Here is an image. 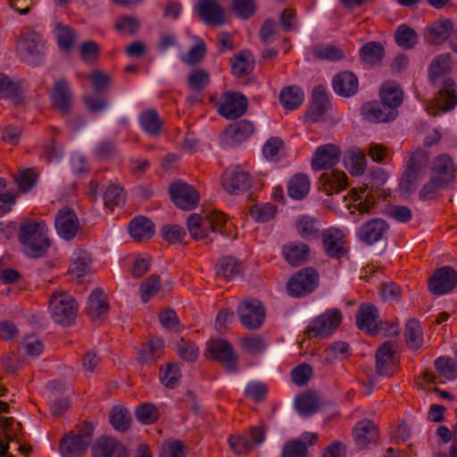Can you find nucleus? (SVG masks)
Instances as JSON below:
<instances>
[{
	"label": "nucleus",
	"mask_w": 457,
	"mask_h": 457,
	"mask_svg": "<svg viewBox=\"0 0 457 457\" xmlns=\"http://www.w3.org/2000/svg\"><path fill=\"white\" fill-rule=\"evenodd\" d=\"M388 228L384 220L372 219L360 228L358 237L362 242L373 245L386 237Z\"/></svg>",
	"instance_id": "nucleus-19"
},
{
	"label": "nucleus",
	"mask_w": 457,
	"mask_h": 457,
	"mask_svg": "<svg viewBox=\"0 0 457 457\" xmlns=\"http://www.w3.org/2000/svg\"><path fill=\"white\" fill-rule=\"evenodd\" d=\"M241 323L248 329L258 328L265 318V311L262 303L254 298L244 300L237 309Z\"/></svg>",
	"instance_id": "nucleus-9"
},
{
	"label": "nucleus",
	"mask_w": 457,
	"mask_h": 457,
	"mask_svg": "<svg viewBox=\"0 0 457 457\" xmlns=\"http://www.w3.org/2000/svg\"><path fill=\"white\" fill-rule=\"evenodd\" d=\"M447 185L446 178L436 179V177L431 176L430 180L424 185L420 191V198L422 200L435 199L439 195L441 189L445 187Z\"/></svg>",
	"instance_id": "nucleus-51"
},
{
	"label": "nucleus",
	"mask_w": 457,
	"mask_h": 457,
	"mask_svg": "<svg viewBox=\"0 0 457 457\" xmlns=\"http://www.w3.org/2000/svg\"><path fill=\"white\" fill-rule=\"evenodd\" d=\"M345 167L353 176L361 175L366 170V157L359 147L349 148L345 154Z\"/></svg>",
	"instance_id": "nucleus-32"
},
{
	"label": "nucleus",
	"mask_w": 457,
	"mask_h": 457,
	"mask_svg": "<svg viewBox=\"0 0 457 457\" xmlns=\"http://www.w3.org/2000/svg\"><path fill=\"white\" fill-rule=\"evenodd\" d=\"M253 56L248 52H242L236 55L232 61V73L237 77L249 74L253 69Z\"/></svg>",
	"instance_id": "nucleus-42"
},
{
	"label": "nucleus",
	"mask_w": 457,
	"mask_h": 457,
	"mask_svg": "<svg viewBox=\"0 0 457 457\" xmlns=\"http://www.w3.org/2000/svg\"><path fill=\"white\" fill-rule=\"evenodd\" d=\"M404 337L409 347L412 349H419L422 346L423 332L419 320L411 319L407 322Z\"/></svg>",
	"instance_id": "nucleus-43"
},
{
	"label": "nucleus",
	"mask_w": 457,
	"mask_h": 457,
	"mask_svg": "<svg viewBox=\"0 0 457 457\" xmlns=\"http://www.w3.org/2000/svg\"><path fill=\"white\" fill-rule=\"evenodd\" d=\"M53 105L62 116L71 112L72 95L69 83L65 79H60L54 83L51 94Z\"/></svg>",
	"instance_id": "nucleus-20"
},
{
	"label": "nucleus",
	"mask_w": 457,
	"mask_h": 457,
	"mask_svg": "<svg viewBox=\"0 0 457 457\" xmlns=\"http://www.w3.org/2000/svg\"><path fill=\"white\" fill-rule=\"evenodd\" d=\"M125 199L123 188L115 184L110 185L104 195V205L111 211L121 207L125 204Z\"/></svg>",
	"instance_id": "nucleus-48"
},
{
	"label": "nucleus",
	"mask_w": 457,
	"mask_h": 457,
	"mask_svg": "<svg viewBox=\"0 0 457 457\" xmlns=\"http://www.w3.org/2000/svg\"><path fill=\"white\" fill-rule=\"evenodd\" d=\"M94 457H126V450L115 438L103 436L92 448Z\"/></svg>",
	"instance_id": "nucleus-22"
},
{
	"label": "nucleus",
	"mask_w": 457,
	"mask_h": 457,
	"mask_svg": "<svg viewBox=\"0 0 457 457\" xmlns=\"http://www.w3.org/2000/svg\"><path fill=\"white\" fill-rule=\"evenodd\" d=\"M109 311V304L104 299V292L101 288H96L88 296L86 312L93 320L100 319Z\"/></svg>",
	"instance_id": "nucleus-28"
},
{
	"label": "nucleus",
	"mask_w": 457,
	"mask_h": 457,
	"mask_svg": "<svg viewBox=\"0 0 457 457\" xmlns=\"http://www.w3.org/2000/svg\"><path fill=\"white\" fill-rule=\"evenodd\" d=\"M54 223L57 233L65 240L74 238L79 228L78 216L75 212L69 207L59 210Z\"/></svg>",
	"instance_id": "nucleus-16"
},
{
	"label": "nucleus",
	"mask_w": 457,
	"mask_h": 457,
	"mask_svg": "<svg viewBox=\"0 0 457 457\" xmlns=\"http://www.w3.org/2000/svg\"><path fill=\"white\" fill-rule=\"evenodd\" d=\"M21 56L22 60L31 66L39 65L44 59V42L41 36L29 28L22 31L21 43Z\"/></svg>",
	"instance_id": "nucleus-4"
},
{
	"label": "nucleus",
	"mask_w": 457,
	"mask_h": 457,
	"mask_svg": "<svg viewBox=\"0 0 457 457\" xmlns=\"http://www.w3.org/2000/svg\"><path fill=\"white\" fill-rule=\"evenodd\" d=\"M310 247L300 241L289 242L282 246L281 253L291 266H299L304 263L310 256Z\"/></svg>",
	"instance_id": "nucleus-23"
},
{
	"label": "nucleus",
	"mask_w": 457,
	"mask_h": 457,
	"mask_svg": "<svg viewBox=\"0 0 457 457\" xmlns=\"http://www.w3.org/2000/svg\"><path fill=\"white\" fill-rule=\"evenodd\" d=\"M188 85L193 90H203L210 82L208 72L204 70L197 69L188 75Z\"/></svg>",
	"instance_id": "nucleus-63"
},
{
	"label": "nucleus",
	"mask_w": 457,
	"mask_h": 457,
	"mask_svg": "<svg viewBox=\"0 0 457 457\" xmlns=\"http://www.w3.org/2000/svg\"><path fill=\"white\" fill-rule=\"evenodd\" d=\"M311 181L304 174H296L290 179L287 184L288 195L295 200L304 198L310 191Z\"/></svg>",
	"instance_id": "nucleus-34"
},
{
	"label": "nucleus",
	"mask_w": 457,
	"mask_h": 457,
	"mask_svg": "<svg viewBox=\"0 0 457 457\" xmlns=\"http://www.w3.org/2000/svg\"><path fill=\"white\" fill-rule=\"evenodd\" d=\"M187 227L191 237L195 240H201L207 237L209 227L204 217L197 213H191L187 220Z\"/></svg>",
	"instance_id": "nucleus-41"
},
{
	"label": "nucleus",
	"mask_w": 457,
	"mask_h": 457,
	"mask_svg": "<svg viewBox=\"0 0 457 457\" xmlns=\"http://www.w3.org/2000/svg\"><path fill=\"white\" fill-rule=\"evenodd\" d=\"M15 182L21 191L27 192L36 185L37 174L32 169L23 170L15 177Z\"/></svg>",
	"instance_id": "nucleus-64"
},
{
	"label": "nucleus",
	"mask_w": 457,
	"mask_h": 457,
	"mask_svg": "<svg viewBox=\"0 0 457 457\" xmlns=\"http://www.w3.org/2000/svg\"><path fill=\"white\" fill-rule=\"evenodd\" d=\"M453 163L452 159L446 155L442 154L437 156L432 163V177L436 179L446 178L447 183L453 179Z\"/></svg>",
	"instance_id": "nucleus-40"
},
{
	"label": "nucleus",
	"mask_w": 457,
	"mask_h": 457,
	"mask_svg": "<svg viewBox=\"0 0 457 457\" xmlns=\"http://www.w3.org/2000/svg\"><path fill=\"white\" fill-rule=\"evenodd\" d=\"M451 69V61L449 54H439L434 58L429 67L430 78L436 79L442 75L447 74ZM435 83V80H433Z\"/></svg>",
	"instance_id": "nucleus-57"
},
{
	"label": "nucleus",
	"mask_w": 457,
	"mask_h": 457,
	"mask_svg": "<svg viewBox=\"0 0 457 457\" xmlns=\"http://www.w3.org/2000/svg\"><path fill=\"white\" fill-rule=\"evenodd\" d=\"M395 39L399 46L411 49L417 44L418 35L413 29L401 24L395 32Z\"/></svg>",
	"instance_id": "nucleus-46"
},
{
	"label": "nucleus",
	"mask_w": 457,
	"mask_h": 457,
	"mask_svg": "<svg viewBox=\"0 0 457 457\" xmlns=\"http://www.w3.org/2000/svg\"><path fill=\"white\" fill-rule=\"evenodd\" d=\"M295 409L302 416H310L320 408V400L315 394L306 393L296 397Z\"/></svg>",
	"instance_id": "nucleus-39"
},
{
	"label": "nucleus",
	"mask_w": 457,
	"mask_h": 457,
	"mask_svg": "<svg viewBox=\"0 0 457 457\" xmlns=\"http://www.w3.org/2000/svg\"><path fill=\"white\" fill-rule=\"evenodd\" d=\"M110 422L115 430L125 432L130 427V413L123 406H114L110 412Z\"/></svg>",
	"instance_id": "nucleus-44"
},
{
	"label": "nucleus",
	"mask_w": 457,
	"mask_h": 457,
	"mask_svg": "<svg viewBox=\"0 0 457 457\" xmlns=\"http://www.w3.org/2000/svg\"><path fill=\"white\" fill-rule=\"evenodd\" d=\"M174 349L177 354L187 361H194L198 357V348L194 343L185 338H179L176 343Z\"/></svg>",
	"instance_id": "nucleus-53"
},
{
	"label": "nucleus",
	"mask_w": 457,
	"mask_h": 457,
	"mask_svg": "<svg viewBox=\"0 0 457 457\" xmlns=\"http://www.w3.org/2000/svg\"><path fill=\"white\" fill-rule=\"evenodd\" d=\"M356 323L361 330L370 335H376L382 331H385V334L388 336L398 333V327L395 324H390L388 328H383L384 323L378 320V310L372 304H361L359 307Z\"/></svg>",
	"instance_id": "nucleus-3"
},
{
	"label": "nucleus",
	"mask_w": 457,
	"mask_h": 457,
	"mask_svg": "<svg viewBox=\"0 0 457 457\" xmlns=\"http://www.w3.org/2000/svg\"><path fill=\"white\" fill-rule=\"evenodd\" d=\"M342 321V313L339 310L327 311L314 319L306 329L309 338H324L333 334Z\"/></svg>",
	"instance_id": "nucleus-5"
},
{
	"label": "nucleus",
	"mask_w": 457,
	"mask_h": 457,
	"mask_svg": "<svg viewBox=\"0 0 457 457\" xmlns=\"http://www.w3.org/2000/svg\"><path fill=\"white\" fill-rule=\"evenodd\" d=\"M265 440V430L262 427H253L248 435L230 436L228 439L230 448L237 454H246Z\"/></svg>",
	"instance_id": "nucleus-11"
},
{
	"label": "nucleus",
	"mask_w": 457,
	"mask_h": 457,
	"mask_svg": "<svg viewBox=\"0 0 457 457\" xmlns=\"http://www.w3.org/2000/svg\"><path fill=\"white\" fill-rule=\"evenodd\" d=\"M457 105V94L455 83L452 79H445L439 89L435 101L427 106V112L431 115L453 110Z\"/></svg>",
	"instance_id": "nucleus-10"
},
{
	"label": "nucleus",
	"mask_w": 457,
	"mask_h": 457,
	"mask_svg": "<svg viewBox=\"0 0 457 457\" xmlns=\"http://www.w3.org/2000/svg\"><path fill=\"white\" fill-rule=\"evenodd\" d=\"M217 275L223 278H231L239 276L242 271V266L233 257H223L216 265Z\"/></svg>",
	"instance_id": "nucleus-45"
},
{
	"label": "nucleus",
	"mask_w": 457,
	"mask_h": 457,
	"mask_svg": "<svg viewBox=\"0 0 457 457\" xmlns=\"http://www.w3.org/2000/svg\"><path fill=\"white\" fill-rule=\"evenodd\" d=\"M87 439H82L73 432L65 435L60 442L59 449L62 457H79L88 448Z\"/></svg>",
	"instance_id": "nucleus-26"
},
{
	"label": "nucleus",
	"mask_w": 457,
	"mask_h": 457,
	"mask_svg": "<svg viewBox=\"0 0 457 457\" xmlns=\"http://www.w3.org/2000/svg\"><path fill=\"white\" fill-rule=\"evenodd\" d=\"M162 120L155 110L145 111V133L150 137H156L162 133Z\"/></svg>",
	"instance_id": "nucleus-52"
},
{
	"label": "nucleus",
	"mask_w": 457,
	"mask_h": 457,
	"mask_svg": "<svg viewBox=\"0 0 457 457\" xmlns=\"http://www.w3.org/2000/svg\"><path fill=\"white\" fill-rule=\"evenodd\" d=\"M91 258L88 253L78 249L73 253L69 272L77 278H83L90 270Z\"/></svg>",
	"instance_id": "nucleus-35"
},
{
	"label": "nucleus",
	"mask_w": 457,
	"mask_h": 457,
	"mask_svg": "<svg viewBox=\"0 0 457 457\" xmlns=\"http://www.w3.org/2000/svg\"><path fill=\"white\" fill-rule=\"evenodd\" d=\"M169 191L172 203L179 209L190 211L199 203L200 196L195 188L181 180L172 183Z\"/></svg>",
	"instance_id": "nucleus-7"
},
{
	"label": "nucleus",
	"mask_w": 457,
	"mask_h": 457,
	"mask_svg": "<svg viewBox=\"0 0 457 457\" xmlns=\"http://www.w3.org/2000/svg\"><path fill=\"white\" fill-rule=\"evenodd\" d=\"M394 350L390 343H385L377 351L376 368L380 376H391L393 374Z\"/></svg>",
	"instance_id": "nucleus-31"
},
{
	"label": "nucleus",
	"mask_w": 457,
	"mask_h": 457,
	"mask_svg": "<svg viewBox=\"0 0 457 457\" xmlns=\"http://www.w3.org/2000/svg\"><path fill=\"white\" fill-rule=\"evenodd\" d=\"M313 54L322 60L339 61L345 57V54L341 48L333 44H321L313 46Z\"/></svg>",
	"instance_id": "nucleus-47"
},
{
	"label": "nucleus",
	"mask_w": 457,
	"mask_h": 457,
	"mask_svg": "<svg viewBox=\"0 0 457 457\" xmlns=\"http://www.w3.org/2000/svg\"><path fill=\"white\" fill-rule=\"evenodd\" d=\"M222 187L231 195H241L250 189L252 178L241 166L228 168L221 178Z\"/></svg>",
	"instance_id": "nucleus-6"
},
{
	"label": "nucleus",
	"mask_w": 457,
	"mask_h": 457,
	"mask_svg": "<svg viewBox=\"0 0 457 457\" xmlns=\"http://www.w3.org/2000/svg\"><path fill=\"white\" fill-rule=\"evenodd\" d=\"M379 95L382 104L395 111L400 106L403 99L402 89L394 82L385 83L380 89Z\"/></svg>",
	"instance_id": "nucleus-33"
},
{
	"label": "nucleus",
	"mask_w": 457,
	"mask_h": 457,
	"mask_svg": "<svg viewBox=\"0 0 457 457\" xmlns=\"http://www.w3.org/2000/svg\"><path fill=\"white\" fill-rule=\"evenodd\" d=\"M276 207L270 203L256 204L249 210V215L259 223L268 222L276 215Z\"/></svg>",
	"instance_id": "nucleus-49"
},
{
	"label": "nucleus",
	"mask_w": 457,
	"mask_h": 457,
	"mask_svg": "<svg viewBox=\"0 0 457 457\" xmlns=\"http://www.w3.org/2000/svg\"><path fill=\"white\" fill-rule=\"evenodd\" d=\"M164 349V341L160 337H150L145 345V361H155L159 359Z\"/></svg>",
	"instance_id": "nucleus-54"
},
{
	"label": "nucleus",
	"mask_w": 457,
	"mask_h": 457,
	"mask_svg": "<svg viewBox=\"0 0 457 457\" xmlns=\"http://www.w3.org/2000/svg\"><path fill=\"white\" fill-rule=\"evenodd\" d=\"M396 114V111L391 110L382 103H367L361 107V115L370 122L389 121L395 120Z\"/></svg>",
	"instance_id": "nucleus-25"
},
{
	"label": "nucleus",
	"mask_w": 457,
	"mask_h": 457,
	"mask_svg": "<svg viewBox=\"0 0 457 457\" xmlns=\"http://www.w3.org/2000/svg\"><path fill=\"white\" fill-rule=\"evenodd\" d=\"M436 370L448 380L457 378V362L448 357H439L435 361Z\"/></svg>",
	"instance_id": "nucleus-59"
},
{
	"label": "nucleus",
	"mask_w": 457,
	"mask_h": 457,
	"mask_svg": "<svg viewBox=\"0 0 457 457\" xmlns=\"http://www.w3.org/2000/svg\"><path fill=\"white\" fill-rule=\"evenodd\" d=\"M353 436L357 447L363 449L378 441V429L372 420L364 419L354 425Z\"/></svg>",
	"instance_id": "nucleus-18"
},
{
	"label": "nucleus",
	"mask_w": 457,
	"mask_h": 457,
	"mask_svg": "<svg viewBox=\"0 0 457 457\" xmlns=\"http://www.w3.org/2000/svg\"><path fill=\"white\" fill-rule=\"evenodd\" d=\"M204 219L209 227V230L219 232L222 235L226 234L222 228H226L228 224V219L223 212L213 210L207 212L204 216Z\"/></svg>",
	"instance_id": "nucleus-60"
},
{
	"label": "nucleus",
	"mask_w": 457,
	"mask_h": 457,
	"mask_svg": "<svg viewBox=\"0 0 457 457\" xmlns=\"http://www.w3.org/2000/svg\"><path fill=\"white\" fill-rule=\"evenodd\" d=\"M419 179V173L414 163H410L403 173L402 174L400 180V188L404 193L412 192Z\"/></svg>",
	"instance_id": "nucleus-58"
},
{
	"label": "nucleus",
	"mask_w": 457,
	"mask_h": 457,
	"mask_svg": "<svg viewBox=\"0 0 457 457\" xmlns=\"http://www.w3.org/2000/svg\"><path fill=\"white\" fill-rule=\"evenodd\" d=\"M18 240L22 252L30 258H40L50 247L47 228L44 221L25 220L20 224Z\"/></svg>",
	"instance_id": "nucleus-1"
},
{
	"label": "nucleus",
	"mask_w": 457,
	"mask_h": 457,
	"mask_svg": "<svg viewBox=\"0 0 457 457\" xmlns=\"http://www.w3.org/2000/svg\"><path fill=\"white\" fill-rule=\"evenodd\" d=\"M54 35L59 47L64 51H69L75 38V31L69 26L58 24L54 29Z\"/></svg>",
	"instance_id": "nucleus-56"
},
{
	"label": "nucleus",
	"mask_w": 457,
	"mask_h": 457,
	"mask_svg": "<svg viewBox=\"0 0 457 457\" xmlns=\"http://www.w3.org/2000/svg\"><path fill=\"white\" fill-rule=\"evenodd\" d=\"M253 125L251 121L241 120L231 125L228 133L237 141H244L249 138L253 133Z\"/></svg>",
	"instance_id": "nucleus-55"
},
{
	"label": "nucleus",
	"mask_w": 457,
	"mask_h": 457,
	"mask_svg": "<svg viewBox=\"0 0 457 457\" xmlns=\"http://www.w3.org/2000/svg\"><path fill=\"white\" fill-rule=\"evenodd\" d=\"M318 435L304 432L300 438L287 443L283 448L282 457H306L307 447L316 443Z\"/></svg>",
	"instance_id": "nucleus-24"
},
{
	"label": "nucleus",
	"mask_w": 457,
	"mask_h": 457,
	"mask_svg": "<svg viewBox=\"0 0 457 457\" xmlns=\"http://www.w3.org/2000/svg\"><path fill=\"white\" fill-rule=\"evenodd\" d=\"M361 59L370 64L379 62L384 56V47L378 42H369L360 50Z\"/></svg>",
	"instance_id": "nucleus-50"
},
{
	"label": "nucleus",
	"mask_w": 457,
	"mask_h": 457,
	"mask_svg": "<svg viewBox=\"0 0 457 457\" xmlns=\"http://www.w3.org/2000/svg\"><path fill=\"white\" fill-rule=\"evenodd\" d=\"M140 27V21L132 16H120L114 24V29L117 31L130 36L135 35Z\"/></svg>",
	"instance_id": "nucleus-61"
},
{
	"label": "nucleus",
	"mask_w": 457,
	"mask_h": 457,
	"mask_svg": "<svg viewBox=\"0 0 457 457\" xmlns=\"http://www.w3.org/2000/svg\"><path fill=\"white\" fill-rule=\"evenodd\" d=\"M208 352L213 359L223 362L228 370H236L237 358L228 342L222 339L212 340L208 344Z\"/></svg>",
	"instance_id": "nucleus-21"
},
{
	"label": "nucleus",
	"mask_w": 457,
	"mask_h": 457,
	"mask_svg": "<svg viewBox=\"0 0 457 457\" xmlns=\"http://www.w3.org/2000/svg\"><path fill=\"white\" fill-rule=\"evenodd\" d=\"M320 183L323 191L329 195L345 190L348 186V178L342 170H331L321 175Z\"/></svg>",
	"instance_id": "nucleus-27"
},
{
	"label": "nucleus",
	"mask_w": 457,
	"mask_h": 457,
	"mask_svg": "<svg viewBox=\"0 0 457 457\" xmlns=\"http://www.w3.org/2000/svg\"><path fill=\"white\" fill-rule=\"evenodd\" d=\"M457 283V273L448 266L437 270L429 279V290L436 295L451 292Z\"/></svg>",
	"instance_id": "nucleus-15"
},
{
	"label": "nucleus",
	"mask_w": 457,
	"mask_h": 457,
	"mask_svg": "<svg viewBox=\"0 0 457 457\" xmlns=\"http://www.w3.org/2000/svg\"><path fill=\"white\" fill-rule=\"evenodd\" d=\"M328 103V95L323 86H317L312 91V104L308 111V116L316 121L325 111Z\"/></svg>",
	"instance_id": "nucleus-37"
},
{
	"label": "nucleus",
	"mask_w": 457,
	"mask_h": 457,
	"mask_svg": "<svg viewBox=\"0 0 457 457\" xmlns=\"http://www.w3.org/2000/svg\"><path fill=\"white\" fill-rule=\"evenodd\" d=\"M358 86V79L350 71L340 72L333 79L335 92L343 96L354 95L357 92Z\"/></svg>",
	"instance_id": "nucleus-30"
},
{
	"label": "nucleus",
	"mask_w": 457,
	"mask_h": 457,
	"mask_svg": "<svg viewBox=\"0 0 457 457\" xmlns=\"http://www.w3.org/2000/svg\"><path fill=\"white\" fill-rule=\"evenodd\" d=\"M0 97L9 98L14 104H21L23 92L19 82L11 80L6 75L0 73Z\"/></svg>",
	"instance_id": "nucleus-36"
},
{
	"label": "nucleus",
	"mask_w": 457,
	"mask_h": 457,
	"mask_svg": "<svg viewBox=\"0 0 457 457\" xmlns=\"http://www.w3.org/2000/svg\"><path fill=\"white\" fill-rule=\"evenodd\" d=\"M246 107L247 100L243 95L228 92L221 96L218 110L223 117L236 119L245 112Z\"/></svg>",
	"instance_id": "nucleus-14"
},
{
	"label": "nucleus",
	"mask_w": 457,
	"mask_h": 457,
	"mask_svg": "<svg viewBox=\"0 0 457 457\" xmlns=\"http://www.w3.org/2000/svg\"><path fill=\"white\" fill-rule=\"evenodd\" d=\"M162 238L170 244L181 242L186 237L184 228L177 224H166L161 229Z\"/></svg>",
	"instance_id": "nucleus-62"
},
{
	"label": "nucleus",
	"mask_w": 457,
	"mask_h": 457,
	"mask_svg": "<svg viewBox=\"0 0 457 457\" xmlns=\"http://www.w3.org/2000/svg\"><path fill=\"white\" fill-rule=\"evenodd\" d=\"M341 157V149L336 144H325L315 150L311 162L312 169L314 171L332 169L336 166Z\"/></svg>",
	"instance_id": "nucleus-12"
},
{
	"label": "nucleus",
	"mask_w": 457,
	"mask_h": 457,
	"mask_svg": "<svg viewBox=\"0 0 457 457\" xmlns=\"http://www.w3.org/2000/svg\"><path fill=\"white\" fill-rule=\"evenodd\" d=\"M195 9L203 21L208 25L220 26L226 22L225 11L216 0H200Z\"/></svg>",
	"instance_id": "nucleus-17"
},
{
	"label": "nucleus",
	"mask_w": 457,
	"mask_h": 457,
	"mask_svg": "<svg viewBox=\"0 0 457 457\" xmlns=\"http://www.w3.org/2000/svg\"><path fill=\"white\" fill-rule=\"evenodd\" d=\"M318 278V273L312 268L301 270L287 282L288 294L295 297L310 294L316 287Z\"/></svg>",
	"instance_id": "nucleus-8"
},
{
	"label": "nucleus",
	"mask_w": 457,
	"mask_h": 457,
	"mask_svg": "<svg viewBox=\"0 0 457 457\" xmlns=\"http://www.w3.org/2000/svg\"><path fill=\"white\" fill-rule=\"evenodd\" d=\"M49 310L55 322L67 326L75 320L78 307L71 295L65 292H56L50 297Z\"/></svg>",
	"instance_id": "nucleus-2"
},
{
	"label": "nucleus",
	"mask_w": 457,
	"mask_h": 457,
	"mask_svg": "<svg viewBox=\"0 0 457 457\" xmlns=\"http://www.w3.org/2000/svg\"><path fill=\"white\" fill-rule=\"evenodd\" d=\"M453 23L449 20L439 21L428 27L425 30V39L428 43L439 45L446 38L450 39Z\"/></svg>",
	"instance_id": "nucleus-29"
},
{
	"label": "nucleus",
	"mask_w": 457,
	"mask_h": 457,
	"mask_svg": "<svg viewBox=\"0 0 457 457\" xmlns=\"http://www.w3.org/2000/svg\"><path fill=\"white\" fill-rule=\"evenodd\" d=\"M304 95L303 90L295 86L284 88L279 95L281 105L287 110L298 108L303 102Z\"/></svg>",
	"instance_id": "nucleus-38"
},
{
	"label": "nucleus",
	"mask_w": 457,
	"mask_h": 457,
	"mask_svg": "<svg viewBox=\"0 0 457 457\" xmlns=\"http://www.w3.org/2000/svg\"><path fill=\"white\" fill-rule=\"evenodd\" d=\"M322 245L326 254L333 259H340L346 253L345 233L338 228H329L322 232Z\"/></svg>",
	"instance_id": "nucleus-13"
}]
</instances>
